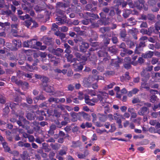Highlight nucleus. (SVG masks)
I'll return each instance as SVG.
<instances>
[{
	"mask_svg": "<svg viewBox=\"0 0 160 160\" xmlns=\"http://www.w3.org/2000/svg\"><path fill=\"white\" fill-rule=\"evenodd\" d=\"M56 12L59 15L63 16L64 17V14L65 13V11L62 10L60 9H56Z\"/></svg>",
	"mask_w": 160,
	"mask_h": 160,
	"instance_id": "nucleus-45",
	"label": "nucleus"
},
{
	"mask_svg": "<svg viewBox=\"0 0 160 160\" xmlns=\"http://www.w3.org/2000/svg\"><path fill=\"white\" fill-rule=\"evenodd\" d=\"M54 122L56 125V127L61 128L63 126L66 125L68 122H70V120L68 117H64V120L62 121L61 123L58 119L54 120Z\"/></svg>",
	"mask_w": 160,
	"mask_h": 160,
	"instance_id": "nucleus-4",
	"label": "nucleus"
},
{
	"mask_svg": "<svg viewBox=\"0 0 160 160\" xmlns=\"http://www.w3.org/2000/svg\"><path fill=\"white\" fill-rule=\"evenodd\" d=\"M59 100V98L51 97L48 99V101L50 103H51L52 102H55L56 103H58V101Z\"/></svg>",
	"mask_w": 160,
	"mask_h": 160,
	"instance_id": "nucleus-37",
	"label": "nucleus"
},
{
	"mask_svg": "<svg viewBox=\"0 0 160 160\" xmlns=\"http://www.w3.org/2000/svg\"><path fill=\"white\" fill-rule=\"evenodd\" d=\"M48 81V78L45 77H43L42 79V86H43V85H47V83Z\"/></svg>",
	"mask_w": 160,
	"mask_h": 160,
	"instance_id": "nucleus-42",
	"label": "nucleus"
},
{
	"mask_svg": "<svg viewBox=\"0 0 160 160\" xmlns=\"http://www.w3.org/2000/svg\"><path fill=\"white\" fill-rule=\"evenodd\" d=\"M61 114L58 112L57 110H54L53 111V113L52 116L56 117L57 118L60 117Z\"/></svg>",
	"mask_w": 160,
	"mask_h": 160,
	"instance_id": "nucleus-41",
	"label": "nucleus"
},
{
	"mask_svg": "<svg viewBox=\"0 0 160 160\" xmlns=\"http://www.w3.org/2000/svg\"><path fill=\"white\" fill-rule=\"evenodd\" d=\"M108 51L112 53L115 54L117 52V49L114 47H111L108 48Z\"/></svg>",
	"mask_w": 160,
	"mask_h": 160,
	"instance_id": "nucleus-40",
	"label": "nucleus"
},
{
	"mask_svg": "<svg viewBox=\"0 0 160 160\" xmlns=\"http://www.w3.org/2000/svg\"><path fill=\"white\" fill-rule=\"evenodd\" d=\"M98 92L99 93L97 95V98H93L91 99V100L94 103L99 101L100 103L102 104V106H104L106 102V99L108 97V94L104 92L99 91Z\"/></svg>",
	"mask_w": 160,
	"mask_h": 160,
	"instance_id": "nucleus-1",
	"label": "nucleus"
},
{
	"mask_svg": "<svg viewBox=\"0 0 160 160\" xmlns=\"http://www.w3.org/2000/svg\"><path fill=\"white\" fill-rule=\"evenodd\" d=\"M121 38H124L127 35L126 31L125 29H123L119 33Z\"/></svg>",
	"mask_w": 160,
	"mask_h": 160,
	"instance_id": "nucleus-34",
	"label": "nucleus"
},
{
	"mask_svg": "<svg viewBox=\"0 0 160 160\" xmlns=\"http://www.w3.org/2000/svg\"><path fill=\"white\" fill-rule=\"evenodd\" d=\"M36 40L35 39H32L30 41H28L26 43L27 45L25 44L26 47L34 48L36 46Z\"/></svg>",
	"mask_w": 160,
	"mask_h": 160,
	"instance_id": "nucleus-12",
	"label": "nucleus"
},
{
	"mask_svg": "<svg viewBox=\"0 0 160 160\" xmlns=\"http://www.w3.org/2000/svg\"><path fill=\"white\" fill-rule=\"evenodd\" d=\"M138 32V29L135 28H132V29H129L128 31L129 34H132V35L134 34H137Z\"/></svg>",
	"mask_w": 160,
	"mask_h": 160,
	"instance_id": "nucleus-22",
	"label": "nucleus"
},
{
	"mask_svg": "<svg viewBox=\"0 0 160 160\" xmlns=\"http://www.w3.org/2000/svg\"><path fill=\"white\" fill-rule=\"evenodd\" d=\"M94 79L96 80L98 82L99 80H104L103 77L98 75H94Z\"/></svg>",
	"mask_w": 160,
	"mask_h": 160,
	"instance_id": "nucleus-55",
	"label": "nucleus"
},
{
	"mask_svg": "<svg viewBox=\"0 0 160 160\" xmlns=\"http://www.w3.org/2000/svg\"><path fill=\"white\" fill-rule=\"evenodd\" d=\"M141 75L142 76L147 78H148L150 77L149 74L147 73V72L144 69L141 72Z\"/></svg>",
	"mask_w": 160,
	"mask_h": 160,
	"instance_id": "nucleus-32",
	"label": "nucleus"
},
{
	"mask_svg": "<svg viewBox=\"0 0 160 160\" xmlns=\"http://www.w3.org/2000/svg\"><path fill=\"white\" fill-rule=\"evenodd\" d=\"M148 58H151L153 55L154 52L149 51L148 53H146Z\"/></svg>",
	"mask_w": 160,
	"mask_h": 160,
	"instance_id": "nucleus-64",
	"label": "nucleus"
},
{
	"mask_svg": "<svg viewBox=\"0 0 160 160\" xmlns=\"http://www.w3.org/2000/svg\"><path fill=\"white\" fill-rule=\"evenodd\" d=\"M26 117L28 119L30 120H33L34 118V115L30 112L28 113Z\"/></svg>",
	"mask_w": 160,
	"mask_h": 160,
	"instance_id": "nucleus-43",
	"label": "nucleus"
},
{
	"mask_svg": "<svg viewBox=\"0 0 160 160\" xmlns=\"http://www.w3.org/2000/svg\"><path fill=\"white\" fill-rule=\"evenodd\" d=\"M21 46V42L19 40H14L13 41L12 47H9L12 50H17Z\"/></svg>",
	"mask_w": 160,
	"mask_h": 160,
	"instance_id": "nucleus-5",
	"label": "nucleus"
},
{
	"mask_svg": "<svg viewBox=\"0 0 160 160\" xmlns=\"http://www.w3.org/2000/svg\"><path fill=\"white\" fill-rule=\"evenodd\" d=\"M39 125L42 127H45L46 126L48 125V123L45 121H42L39 122Z\"/></svg>",
	"mask_w": 160,
	"mask_h": 160,
	"instance_id": "nucleus-63",
	"label": "nucleus"
},
{
	"mask_svg": "<svg viewBox=\"0 0 160 160\" xmlns=\"http://www.w3.org/2000/svg\"><path fill=\"white\" fill-rule=\"evenodd\" d=\"M73 66L74 68H76L77 70H81L83 68V66L80 63L78 64L74 63Z\"/></svg>",
	"mask_w": 160,
	"mask_h": 160,
	"instance_id": "nucleus-24",
	"label": "nucleus"
},
{
	"mask_svg": "<svg viewBox=\"0 0 160 160\" xmlns=\"http://www.w3.org/2000/svg\"><path fill=\"white\" fill-rule=\"evenodd\" d=\"M131 12L130 10H126L124 12L123 14V16L124 18H127L131 13Z\"/></svg>",
	"mask_w": 160,
	"mask_h": 160,
	"instance_id": "nucleus-36",
	"label": "nucleus"
},
{
	"mask_svg": "<svg viewBox=\"0 0 160 160\" xmlns=\"http://www.w3.org/2000/svg\"><path fill=\"white\" fill-rule=\"evenodd\" d=\"M158 62V59L157 58H153L151 60V63L152 65L155 64Z\"/></svg>",
	"mask_w": 160,
	"mask_h": 160,
	"instance_id": "nucleus-57",
	"label": "nucleus"
},
{
	"mask_svg": "<svg viewBox=\"0 0 160 160\" xmlns=\"http://www.w3.org/2000/svg\"><path fill=\"white\" fill-rule=\"evenodd\" d=\"M41 40L45 44L48 45H52L53 44V42L52 38L44 36L41 39Z\"/></svg>",
	"mask_w": 160,
	"mask_h": 160,
	"instance_id": "nucleus-6",
	"label": "nucleus"
},
{
	"mask_svg": "<svg viewBox=\"0 0 160 160\" xmlns=\"http://www.w3.org/2000/svg\"><path fill=\"white\" fill-rule=\"evenodd\" d=\"M6 107L3 109V112H5V115H7L9 112V107H8L7 104H5Z\"/></svg>",
	"mask_w": 160,
	"mask_h": 160,
	"instance_id": "nucleus-54",
	"label": "nucleus"
},
{
	"mask_svg": "<svg viewBox=\"0 0 160 160\" xmlns=\"http://www.w3.org/2000/svg\"><path fill=\"white\" fill-rule=\"evenodd\" d=\"M44 90L48 92L52 93V95L55 97H58L62 96L63 95V92L60 91L53 92V88L51 86L48 85H43L42 86Z\"/></svg>",
	"mask_w": 160,
	"mask_h": 160,
	"instance_id": "nucleus-2",
	"label": "nucleus"
},
{
	"mask_svg": "<svg viewBox=\"0 0 160 160\" xmlns=\"http://www.w3.org/2000/svg\"><path fill=\"white\" fill-rule=\"evenodd\" d=\"M137 21L136 19L133 18H131L127 19V23L129 26H132L136 24Z\"/></svg>",
	"mask_w": 160,
	"mask_h": 160,
	"instance_id": "nucleus-16",
	"label": "nucleus"
},
{
	"mask_svg": "<svg viewBox=\"0 0 160 160\" xmlns=\"http://www.w3.org/2000/svg\"><path fill=\"white\" fill-rule=\"evenodd\" d=\"M36 113L37 114L42 115V116H46V114L44 111L43 110H38L36 112Z\"/></svg>",
	"mask_w": 160,
	"mask_h": 160,
	"instance_id": "nucleus-52",
	"label": "nucleus"
},
{
	"mask_svg": "<svg viewBox=\"0 0 160 160\" xmlns=\"http://www.w3.org/2000/svg\"><path fill=\"white\" fill-rule=\"evenodd\" d=\"M140 102V100L138 98H133L132 101V102L133 104H135L139 103Z\"/></svg>",
	"mask_w": 160,
	"mask_h": 160,
	"instance_id": "nucleus-56",
	"label": "nucleus"
},
{
	"mask_svg": "<svg viewBox=\"0 0 160 160\" xmlns=\"http://www.w3.org/2000/svg\"><path fill=\"white\" fill-rule=\"evenodd\" d=\"M154 27L155 30L157 31H159L160 30V26L158 22H157L155 24Z\"/></svg>",
	"mask_w": 160,
	"mask_h": 160,
	"instance_id": "nucleus-58",
	"label": "nucleus"
},
{
	"mask_svg": "<svg viewBox=\"0 0 160 160\" xmlns=\"http://www.w3.org/2000/svg\"><path fill=\"white\" fill-rule=\"evenodd\" d=\"M157 98V97L155 93H153L150 97V101L152 103H154L156 101Z\"/></svg>",
	"mask_w": 160,
	"mask_h": 160,
	"instance_id": "nucleus-29",
	"label": "nucleus"
},
{
	"mask_svg": "<svg viewBox=\"0 0 160 160\" xmlns=\"http://www.w3.org/2000/svg\"><path fill=\"white\" fill-rule=\"evenodd\" d=\"M64 46L66 48L65 52L68 54L70 53L71 52L70 47L67 43H65Z\"/></svg>",
	"mask_w": 160,
	"mask_h": 160,
	"instance_id": "nucleus-30",
	"label": "nucleus"
},
{
	"mask_svg": "<svg viewBox=\"0 0 160 160\" xmlns=\"http://www.w3.org/2000/svg\"><path fill=\"white\" fill-rule=\"evenodd\" d=\"M157 2L156 0H149L148 3L150 6H154L156 5Z\"/></svg>",
	"mask_w": 160,
	"mask_h": 160,
	"instance_id": "nucleus-38",
	"label": "nucleus"
},
{
	"mask_svg": "<svg viewBox=\"0 0 160 160\" xmlns=\"http://www.w3.org/2000/svg\"><path fill=\"white\" fill-rule=\"evenodd\" d=\"M98 56L100 57L104 58V59L105 57L107 56L108 53L107 52H105L104 50H101L98 52Z\"/></svg>",
	"mask_w": 160,
	"mask_h": 160,
	"instance_id": "nucleus-19",
	"label": "nucleus"
},
{
	"mask_svg": "<svg viewBox=\"0 0 160 160\" xmlns=\"http://www.w3.org/2000/svg\"><path fill=\"white\" fill-rule=\"evenodd\" d=\"M110 39L108 38L105 37L104 39V43L105 46L108 44L110 42Z\"/></svg>",
	"mask_w": 160,
	"mask_h": 160,
	"instance_id": "nucleus-48",
	"label": "nucleus"
},
{
	"mask_svg": "<svg viewBox=\"0 0 160 160\" xmlns=\"http://www.w3.org/2000/svg\"><path fill=\"white\" fill-rule=\"evenodd\" d=\"M56 20L57 21H58L57 22V24L58 25L63 24L66 22V21L64 19H62L60 17H57L56 18Z\"/></svg>",
	"mask_w": 160,
	"mask_h": 160,
	"instance_id": "nucleus-27",
	"label": "nucleus"
},
{
	"mask_svg": "<svg viewBox=\"0 0 160 160\" xmlns=\"http://www.w3.org/2000/svg\"><path fill=\"white\" fill-rule=\"evenodd\" d=\"M149 112V109L146 106H143L140 108L138 113L140 116H144Z\"/></svg>",
	"mask_w": 160,
	"mask_h": 160,
	"instance_id": "nucleus-7",
	"label": "nucleus"
},
{
	"mask_svg": "<svg viewBox=\"0 0 160 160\" xmlns=\"http://www.w3.org/2000/svg\"><path fill=\"white\" fill-rule=\"evenodd\" d=\"M80 146V143L79 142L73 141L72 142V147L76 148L79 147Z\"/></svg>",
	"mask_w": 160,
	"mask_h": 160,
	"instance_id": "nucleus-46",
	"label": "nucleus"
},
{
	"mask_svg": "<svg viewBox=\"0 0 160 160\" xmlns=\"http://www.w3.org/2000/svg\"><path fill=\"white\" fill-rule=\"evenodd\" d=\"M7 105L8 107H10L12 109L15 108L18 105V103H14L12 102L7 103Z\"/></svg>",
	"mask_w": 160,
	"mask_h": 160,
	"instance_id": "nucleus-35",
	"label": "nucleus"
},
{
	"mask_svg": "<svg viewBox=\"0 0 160 160\" xmlns=\"http://www.w3.org/2000/svg\"><path fill=\"white\" fill-rule=\"evenodd\" d=\"M3 147L4 149V151L5 152H7L10 153H12L10 148L8 147L7 142H4L2 143Z\"/></svg>",
	"mask_w": 160,
	"mask_h": 160,
	"instance_id": "nucleus-18",
	"label": "nucleus"
},
{
	"mask_svg": "<svg viewBox=\"0 0 160 160\" xmlns=\"http://www.w3.org/2000/svg\"><path fill=\"white\" fill-rule=\"evenodd\" d=\"M44 141V139L42 138H40V137H38L35 139V142L39 144L41 143Z\"/></svg>",
	"mask_w": 160,
	"mask_h": 160,
	"instance_id": "nucleus-49",
	"label": "nucleus"
},
{
	"mask_svg": "<svg viewBox=\"0 0 160 160\" xmlns=\"http://www.w3.org/2000/svg\"><path fill=\"white\" fill-rule=\"evenodd\" d=\"M74 41L75 43H77L78 42H82L83 39L81 37H78L74 39Z\"/></svg>",
	"mask_w": 160,
	"mask_h": 160,
	"instance_id": "nucleus-51",
	"label": "nucleus"
},
{
	"mask_svg": "<svg viewBox=\"0 0 160 160\" xmlns=\"http://www.w3.org/2000/svg\"><path fill=\"white\" fill-rule=\"evenodd\" d=\"M110 28L108 27H104L101 28L99 29V31L102 33L104 34L107 31H109Z\"/></svg>",
	"mask_w": 160,
	"mask_h": 160,
	"instance_id": "nucleus-25",
	"label": "nucleus"
},
{
	"mask_svg": "<svg viewBox=\"0 0 160 160\" xmlns=\"http://www.w3.org/2000/svg\"><path fill=\"white\" fill-rule=\"evenodd\" d=\"M147 17L148 19L151 21L154 20L155 18V16L152 14H148L147 15Z\"/></svg>",
	"mask_w": 160,
	"mask_h": 160,
	"instance_id": "nucleus-44",
	"label": "nucleus"
},
{
	"mask_svg": "<svg viewBox=\"0 0 160 160\" xmlns=\"http://www.w3.org/2000/svg\"><path fill=\"white\" fill-rule=\"evenodd\" d=\"M50 146L52 149L54 150H58L61 146V145L58 143H56V144L51 143L50 144Z\"/></svg>",
	"mask_w": 160,
	"mask_h": 160,
	"instance_id": "nucleus-26",
	"label": "nucleus"
},
{
	"mask_svg": "<svg viewBox=\"0 0 160 160\" xmlns=\"http://www.w3.org/2000/svg\"><path fill=\"white\" fill-rule=\"evenodd\" d=\"M11 18L12 21L16 22L18 20V18L17 16L13 14L11 16Z\"/></svg>",
	"mask_w": 160,
	"mask_h": 160,
	"instance_id": "nucleus-53",
	"label": "nucleus"
},
{
	"mask_svg": "<svg viewBox=\"0 0 160 160\" xmlns=\"http://www.w3.org/2000/svg\"><path fill=\"white\" fill-rule=\"evenodd\" d=\"M60 30L62 32H67L68 30V28L66 26H62L60 28Z\"/></svg>",
	"mask_w": 160,
	"mask_h": 160,
	"instance_id": "nucleus-59",
	"label": "nucleus"
},
{
	"mask_svg": "<svg viewBox=\"0 0 160 160\" xmlns=\"http://www.w3.org/2000/svg\"><path fill=\"white\" fill-rule=\"evenodd\" d=\"M145 3L144 0H138L134 2V5L138 9L141 10L142 8V5Z\"/></svg>",
	"mask_w": 160,
	"mask_h": 160,
	"instance_id": "nucleus-8",
	"label": "nucleus"
},
{
	"mask_svg": "<svg viewBox=\"0 0 160 160\" xmlns=\"http://www.w3.org/2000/svg\"><path fill=\"white\" fill-rule=\"evenodd\" d=\"M50 61L53 62L54 66H57L58 64L60 62L59 60L58 59H56L54 57H52Z\"/></svg>",
	"mask_w": 160,
	"mask_h": 160,
	"instance_id": "nucleus-31",
	"label": "nucleus"
},
{
	"mask_svg": "<svg viewBox=\"0 0 160 160\" xmlns=\"http://www.w3.org/2000/svg\"><path fill=\"white\" fill-rule=\"evenodd\" d=\"M63 50L60 48H58L56 49H55L54 54L58 56H61V53L63 52Z\"/></svg>",
	"mask_w": 160,
	"mask_h": 160,
	"instance_id": "nucleus-23",
	"label": "nucleus"
},
{
	"mask_svg": "<svg viewBox=\"0 0 160 160\" xmlns=\"http://www.w3.org/2000/svg\"><path fill=\"white\" fill-rule=\"evenodd\" d=\"M77 113L74 112H72L70 113V115L72 118L71 121L72 122H74L77 121Z\"/></svg>",
	"mask_w": 160,
	"mask_h": 160,
	"instance_id": "nucleus-21",
	"label": "nucleus"
},
{
	"mask_svg": "<svg viewBox=\"0 0 160 160\" xmlns=\"http://www.w3.org/2000/svg\"><path fill=\"white\" fill-rule=\"evenodd\" d=\"M78 114L82 115L83 118L89 121L90 120V116L88 114L83 112H79Z\"/></svg>",
	"mask_w": 160,
	"mask_h": 160,
	"instance_id": "nucleus-17",
	"label": "nucleus"
},
{
	"mask_svg": "<svg viewBox=\"0 0 160 160\" xmlns=\"http://www.w3.org/2000/svg\"><path fill=\"white\" fill-rule=\"evenodd\" d=\"M80 47V51L81 52H85V50L89 48V45L88 43L82 42Z\"/></svg>",
	"mask_w": 160,
	"mask_h": 160,
	"instance_id": "nucleus-9",
	"label": "nucleus"
},
{
	"mask_svg": "<svg viewBox=\"0 0 160 160\" xmlns=\"http://www.w3.org/2000/svg\"><path fill=\"white\" fill-rule=\"evenodd\" d=\"M56 126L55 125L52 124L49 127V129L48 131V133L52 136L54 133V131L56 129Z\"/></svg>",
	"mask_w": 160,
	"mask_h": 160,
	"instance_id": "nucleus-15",
	"label": "nucleus"
},
{
	"mask_svg": "<svg viewBox=\"0 0 160 160\" xmlns=\"http://www.w3.org/2000/svg\"><path fill=\"white\" fill-rule=\"evenodd\" d=\"M67 7L68 5L66 3L60 2H58L55 6L56 9H60L62 8H65Z\"/></svg>",
	"mask_w": 160,
	"mask_h": 160,
	"instance_id": "nucleus-14",
	"label": "nucleus"
},
{
	"mask_svg": "<svg viewBox=\"0 0 160 160\" xmlns=\"http://www.w3.org/2000/svg\"><path fill=\"white\" fill-rule=\"evenodd\" d=\"M92 125L91 123L87 122L85 123H83L80 125V127L82 129H84L85 128H90L92 127Z\"/></svg>",
	"mask_w": 160,
	"mask_h": 160,
	"instance_id": "nucleus-20",
	"label": "nucleus"
},
{
	"mask_svg": "<svg viewBox=\"0 0 160 160\" xmlns=\"http://www.w3.org/2000/svg\"><path fill=\"white\" fill-rule=\"evenodd\" d=\"M20 120L17 121V123L19 126H21L22 127V126H23L22 122V121H23L24 122V124H29V122L26 120V119L22 117H20Z\"/></svg>",
	"mask_w": 160,
	"mask_h": 160,
	"instance_id": "nucleus-10",
	"label": "nucleus"
},
{
	"mask_svg": "<svg viewBox=\"0 0 160 160\" xmlns=\"http://www.w3.org/2000/svg\"><path fill=\"white\" fill-rule=\"evenodd\" d=\"M147 30L148 32V35L149 36H150L152 32H155V29L153 27H150Z\"/></svg>",
	"mask_w": 160,
	"mask_h": 160,
	"instance_id": "nucleus-39",
	"label": "nucleus"
},
{
	"mask_svg": "<svg viewBox=\"0 0 160 160\" xmlns=\"http://www.w3.org/2000/svg\"><path fill=\"white\" fill-rule=\"evenodd\" d=\"M54 34L59 37L61 40L62 41H64V39L66 38L65 34L60 32L59 31H56L55 33Z\"/></svg>",
	"mask_w": 160,
	"mask_h": 160,
	"instance_id": "nucleus-11",
	"label": "nucleus"
},
{
	"mask_svg": "<svg viewBox=\"0 0 160 160\" xmlns=\"http://www.w3.org/2000/svg\"><path fill=\"white\" fill-rule=\"evenodd\" d=\"M65 105L62 104H59L57 105V108L60 109L62 111H64L65 110Z\"/></svg>",
	"mask_w": 160,
	"mask_h": 160,
	"instance_id": "nucleus-62",
	"label": "nucleus"
},
{
	"mask_svg": "<svg viewBox=\"0 0 160 160\" xmlns=\"http://www.w3.org/2000/svg\"><path fill=\"white\" fill-rule=\"evenodd\" d=\"M32 19L30 18V19L27 20L23 22V24L26 26L27 28H28L31 25L32 22Z\"/></svg>",
	"mask_w": 160,
	"mask_h": 160,
	"instance_id": "nucleus-28",
	"label": "nucleus"
},
{
	"mask_svg": "<svg viewBox=\"0 0 160 160\" xmlns=\"http://www.w3.org/2000/svg\"><path fill=\"white\" fill-rule=\"evenodd\" d=\"M89 20L91 23L90 26L91 28H97L99 27L100 25H107L109 24V22H104L102 19L98 20L96 22H95L94 18H90Z\"/></svg>",
	"mask_w": 160,
	"mask_h": 160,
	"instance_id": "nucleus-3",
	"label": "nucleus"
},
{
	"mask_svg": "<svg viewBox=\"0 0 160 160\" xmlns=\"http://www.w3.org/2000/svg\"><path fill=\"white\" fill-rule=\"evenodd\" d=\"M2 14L3 15H6L7 16L12 15V11L10 10L4 11L2 12Z\"/></svg>",
	"mask_w": 160,
	"mask_h": 160,
	"instance_id": "nucleus-47",
	"label": "nucleus"
},
{
	"mask_svg": "<svg viewBox=\"0 0 160 160\" xmlns=\"http://www.w3.org/2000/svg\"><path fill=\"white\" fill-rule=\"evenodd\" d=\"M148 27V25L146 22H141V23L140 25V27L141 28H147Z\"/></svg>",
	"mask_w": 160,
	"mask_h": 160,
	"instance_id": "nucleus-50",
	"label": "nucleus"
},
{
	"mask_svg": "<svg viewBox=\"0 0 160 160\" xmlns=\"http://www.w3.org/2000/svg\"><path fill=\"white\" fill-rule=\"evenodd\" d=\"M94 75L89 76L88 78L84 79L85 83L90 85L94 82Z\"/></svg>",
	"mask_w": 160,
	"mask_h": 160,
	"instance_id": "nucleus-13",
	"label": "nucleus"
},
{
	"mask_svg": "<svg viewBox=\"0 0 160 160\" xmlns=\"http://www.w3.org/2000/svg\"><path fill=\"white\" fill-rule=\"evenodd\" d=\"M119 116L120 115L117 113H114L113 115L114 119L116 121L117 123L122 121L121 119L119 117Z\"/></svg>",
	"mask_w": 160,
	"mask_h": 160,
	"instance_id": "nucleus-33",
	"label": "nucleus"
},
{
	"mask_svg": "<svg viewBox=\"0 0 160 160\" xmlns=\"http://www.w3.org/2000/svg\"><path fill=\"white\" fill-rule=\"evenodd\" d=\"M5 102V98L2 95H0V103L4 104Z\"/></svg>",
	"mask_w": 160,
	"mask_h": 160,
	"instance_id": "nucleus-61",
	"label": "nucleus"
},
{
	"mask_svg": "<svg viewBox=\"0 0 160 160\" xmlns=\"http://www.w3.org/2000/svg\"><path fill=\"white\" fill-rule=\"evenodd\" d=\"M74 55L77 58V59H78L79 60H81L82 55L80 53L78 52H74Z\"/></svg>",
	"mask_w": 160,
	"mask_h": 160,
	"instance_id": "nucleus-60",
	"label": "nucleus"
}]
</instances>
